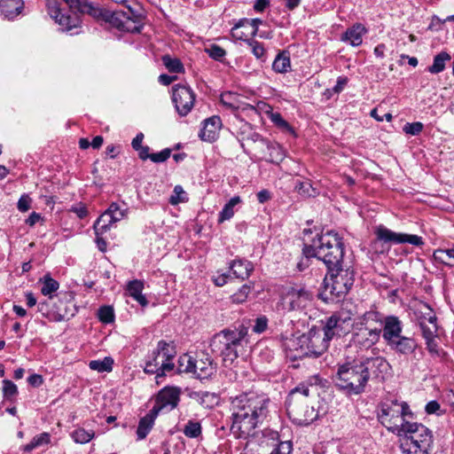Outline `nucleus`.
<instances>
[{
	"label": "nucleus",
	"instance_id": "1",
	"mask_svg": "<svg viewBox=\"0 0 454 454\" xmlns=\"http://www.w3.org/2000/svg\"><path fill=\"white\" fill-rule=\"evenodd\" d=\"M273 408L274 404L264 394L250 392L234 397L231 430L239 438L254 435V429L268 419Z\"/></svg>",
	"mask_w": 454,
	"mask_h": 454
},
{
	"label": "nucleus",
	"instance_id": "2",
	"mask_svg": "<svg viewBox=\"0 0 454 454\" xmlns=\"http://www.w3.org/2000/svg\"><path fill=\"white\" fill-rule=\"evenodd\" d=\"M389 369V363L380 356L361 357L339 366L335 386L348 395H360L369 380L384 379Z\"/></svg>",
	"mask_w": 454,
	"mask_h": 454
},
{
	"label": "nucleus",
	"instance_id": "3",
	"mask_svg": "<svg viewBox=\"0 0 454 454\" xmlns=\"http://www.w3.org/2000/svg\"><path fill=\"white\" fill-rule=\"evenodd\" d=\"M248 327L239 325L215 333L210 340L211 351L221 356L224 366H231L248 343Z\"/></svg>",
	"mask_w": 454,
	"mask_h": 454
},
{
	"label": "nucleus",
	"instance_id": "4",
	"mask_svg": "<svg viewBox=\"0 0 454 454\" xmlns=\"http://www.w3.org/2000/svg\"><path fill=\"white\" fill-rule=\"evenodd\" d=\"M304 253L322 261L327 270H333L334 267L344 264V243L342 238L333 231L317 234V239H313L311 244H304Z\"/></svg>",
	"mask_w": 454,
	"mask_h": 454
},
{
	"label": "nucleus",
	"instance_id": "5",
	"mask_svg": "<svg viewBox=\"0 0 454 454\" xmlns=\"http://www.w3.org/2000/svg\"><path fill=\"white\" fill-rule=\"evenodd\" d=\"M400 449L403 454H429L434 444L432 430L422 423L408 420L399 434Z\"/></svg>",
	"mask_w": 454,
	"mask_h": 454
},
{
	"label": "nucleus",
	"instance_id": "6",
	"mask_svg": "<svg viewBox=\"0 0 454 454\" xmlns=\"http://www.w3.org/2000/svg\"><path fill=\"white\" fill-rule=\"evenodd\" d=\"M355 281V271L351 267H334L327 270L320 297L325 302H337L348 293Z\"/></svg>",
	"mask_w": 454,
	"mask_h": 454
},
{
	"label": "nucleus",
	"instance_id": "7",
	"mask_svg": "<svg viewBox=\"0 0 454 454\" xmlns=\"http://www.w3.org/2000/svg\"><path fill=\"white\" fill-rule=\"evenodd\" d=\"M414 414L409 404L397 399L386 400L380 405L378 419L386 429L394 434H399L404 423L413 419Z\"/></svg>",
	"mask_w": 454,
	"mask_h": 454
},
{
	"label": "nucleus",
	"instance_id": "8",
	"mask_svg": "<svg viewBox=\"0 0 454 454\" xmlns=\"http://www.w3.org/2000/svg\"><path fill=\"white\" fill-rule=\"evenodd\" d=\"M309 395V387L306 385H299L290 392L287 397V414L297 425H309L318 417L317 411L308 403L307 397Z\"/></svg>",
	"mask_w": 454,
	"mask_h": 454
},
{
	"label": "nucleus",
	"instance_id": "9",
	"mask_svg": "<svg viewBox=\"0 0 454 454\" xmlns=\"http://www.w3.org/2000/svg\"><path fill=\"white\" fill-rule=\"evenodd\" d=\"M176 352L173 347L165 340H160L145 362V372L155 374L157 384H160L165 376L175 370L173 358Z\"/></svg>",
	"mask_w": 454,
	"mask_h": 454
},
{
	"label": "nucleus",
	"instance_id": "10",
	"mask_svg": "<svg viewBox=\"0 0 454 454\" xmlns=\"http://www.w3.org/2000/svg\"><path fill=\"white\" fill-rule=\"evenodd\" d=\"M381 328L367 327L362 324H352L350 346L359 350H368L377 344L380 339Z\"/></svg>",
	"mask_w": 454,
	"mask_h": 454
},
{
	"label": "nucleus",
	"instance_id": "11",
	"mask_svg": "<svg viewBox=\"0 0 454 454\" xmlns=\"http://www.w3.org/2000/svg\"><path fill=\"white\" fill-rule=\"evenodd\" d=\"M305 356L319 357L329 347V340L319 329L312 328L307 333H303L302 340Z\"/></svg>",
	"mask_w": 454,
	"mask_h": 454
},
{
	"label": "nucleus",
	"instance_id": "12",
	"mask_svg": "<svg viewBox=\"0 0 454 454\" xmlns=\"http://www.w3.org/2000/svg\"><path fill=\"white\" fill-rule=\"evenodd\" d=\"M172 101L180 116H186L192 109L195 93L187 85L176 84L172 89Z\"/></svg>",
	"mask_w": 454,
	"mask_h": 454
},
{
	"label": "nucleus",
	"instance_id": "13",
	"mask_svg": "<svg viewBox=\"0 0 454 454\" xmlns=\"http://www.w3.org/2000/svg\"><path fill=\"white\" fill-rule=\"evenodd\" d=\"M374 233L377 237V239L386 243H409L416 247H421L424 245L423 239L420 236L415 234L395 232L382 224L376 227Z\"/></svg>",
	"mask_w": 454,
	"mask_h": 454
},
{
	"label": "nucleus",
	"instance_id": "14",
	"mask_svg": "<svg viewBox=\"0 0 454 454\" xmlns=\"http://www.w3.org/2000/svg\"><path fill=\"white\" fill-rule=\"evenodd\" d=\"M350 317L340 313H334L325 319L323 329L320 330L329 342L335 336H342L348 331Z\"/></svg>",
	"mask_w": 454,
	"mask_h": 454
},
{
	"label": "nucleus",
	"instance_id": "15",
	"mask_svg": "<svg viewBox=\"0 0 454 454\" xmlns=\"http://www.w3.org/2000/svg\"><path fill=\"white\" fill-rule=\"evenodd\" d=\"M181 389L176 387H165L156 395L153 411L159 414L162 411L174 410L180 401Z\"/></svg>",
	"mask_w": 454,
	"mask_h": 454
},
{
	"label": "nucleus",
	"instance_id": "16",
	"mask_svg": "<svg viewBox=\"0 0 454 454\" xmlns=\"http://www.w3.org/2000/svg\"><path fill=\"white\" fill-rule=\"evenodd\" d=\"M302 340L303 333L291 334L290 336L286 334L281 335L282 347L288 357L295 360L305 356V344Z\"/></svg>",
	"mask_w": 454,
	"mask_h": 454
},
{
	"label": "nucleus",
	"instance_id": "17",
	"mask_svg": "<svg viewBox=\"0 0 454 454\" xmlns=\"http://www.w3.org/2000/svg\"><path fill=\"white\" fill-rule=\"evenodd\" d=\"M387 345L395 354L405 358L414 354L418 348V343L415 339L403 335L393 340Z\"/></svg>",
	"mask_w": 454,
	"mask_h": 454
},
{
	"label": "nucleus",
	"instance_id": "18",
	"mask_svg": "<svg viewBox=\"0 0 454 454\" xmlns=\"http://www.w3.org/2000/svg\"><path fill=\"white\" fill-rule=\"evenodd\" d=\"M381 325L382 337L387 344L402 335L403 323L396 316L385 317Z\"/></svg>",
	"mask_w": 454,
	"mask_h": 454
},
{
	"label": "nucleus",
	"instance_id": "19",
	"mask_svg": "<svg viewBox=\"0 0 454 454\" xmlns=\"http://www.w3.org/2000/svg\"><path fill=\"white\" fill-rule=\"evenodd\" d=\"M311 300V294L304 288H291L286 297L285 301L288 303V309L294 310L306 306Z\"/></svg>",
	"mask_w": 454,
	"mask_h": 454
},
{
	"label": "nucleus",
	"instance_id": "20",
	"mask_svg": "<svg viewBox=\"0 0 454 454\" xmlns=\"http://www.w3.org/2000/svg\"><path fill=\"white\" fill-rule=\"evenodd\" d=\"M222 128V121L219 116L214 115L203 121V128L199 133L201 140L212 143L218 137Z\"/></svg>",
	"mask_w": 454,
	"mask_h": 454
},
{
	"label": "nucleus",
	"instance_id": "21",
	"mask_svg": "<svg viewBox=\"0 0 454 454\" xmlns=\"http://www.w3.org/2000/svg\"><path fill=\"white\" fill-rule=\"evenodd\" d=\"M216 372V364L207 356L194 359L192 374L200 380L211 377Z\"/></svg>",
	"mask_w": 454,
	"mask_h": 454
},
{
	"label": "nucleus",
	"instance_id": "22",
	"mask_svg": "<svg viewBox=\"0 0 454 454\" xmlns=\"http://www.w3.org/2000/svg\"><path fill=\"white\" fill-rule=\"evenodd\" d=\"M262 443L273 447V450L270 454H290L293 449L292 442L290 441L280 442L278 434L275 431L267 433V434L264 435Z\"/></svg>",
	"mask_w": 454,
	"mask_h": 454
},
{
	"label": "nucleus",
	"instance_id": "23",
	"mask_svg": "<svg viewBox=\"0 0 454 454\" xmlns=\"http://www.w3.org/2000/svg\"><path fill=\"white\" fill-rule=\"evenodd\" d=\"M367 32L365 27L360 23H356L342 35L341 40L348 43L350 45L356 47L362 44L363 35Z\"/></svg>",
	"mask_w": 454,
	"mask_h": 454
},
{
	"label": "nucleus",
	"instance_id": "24",
	"mask_svg": "<svg viewBox=\"0 0 454 454\" xmlns=\"http://www.w3.org/2000/svg\"><path fill=\"white\" fill-rule=\"evenodd\" d=\"M23 8L22 0H0V14L7 20H13Z\"/></svg>",
	"mask_w": 454,
	"mask_h": 454
},
{
	"label": "nucleus",
	"instance_id": "25",
	"mask_svg": "<svg viewBox=\"0 0 454 454\" xmlns=\"http://www.w3.org/2000/svg\"><path fill=\"white\" fill-rule=\"evenodd\" d=\"M230 268L233 275L242 280L247 278L254 270L253 264L247 260H234Z\"/></svg>",
	"mask_w": 454,
	"mask_h": 454
},
{
	"label": "nucleus",
	"instance_id": "26",
	"mask_svg": "<svg viewBox=\"0 0 454 454\" xmlns=\"http://www.w3.org/2000/svg\"><path fill=\"white\" fill-rule=\"evenodd\" d=\"M159 414L156 411L151 410L145 417L141 418L137 429V438L139 440L145 439L154 424V420Z\"/></svg>",
	"mask_w": 454,
	"mask_h": 454
},
{
	"label": "nucleus",
	"instance_id": "27",
	"mask_svg": "<svg viewBox=\"0 0 454 454\" xmlns=\"http://www.w3.org/2000/svg\"><path fill=\"white\" fill-rule=\"evenodd\" d=\"M144 289V283L140 280H133L128 284L127 291L129 294L134 298L141 306L145 307L148 301L142 291Z\"/></svg>",
	"mask_w": 454,
	"mask_h": 454
},
{
	"label": "nucleus",
	"instance_id": "28",
	"mask_svg": "<svg viewBox=\"0 0 454 454\" xmlns=\"http://www.w3.org/2000/svg\"><path fill=\"white\" fill-rule=\"evenodd\" d=\"M384 315L375 309H371L369 311L364 312L361 317H358L357 321L355 323L362 324V325L367 327H372L373 323H379L380 325L384 321Z\"/></svg>",
	"mask_w": 454,
	"mask_h": 454
},
{
	"label": "nucleus",
	"instance_id": "29",
	"mask_svg": "<svg viewBox=\"0 0 454 454\" xmlns=\"http://www.w3.org/2000/svg\"><path fill=\"white\" fill-rule=\"evenodd\" d=\"M272 69L279 74H285L291 69V60L287 51H281L276 56L272 63Z\"/></svg>",
	"mask_w": 454,
	"mask_h": 454
},
{
	"label": "nucleus",
	"instance_id": "30",
	"mask_svg": "<svg viewBox=\"0 0 454 454\" xmlns=\"http://www.w3.org/2000/svg\"><path fill=\"white\" fill-rule=\"evenodd\" d=\"M241 202L239 196L232 197L223 207L218 215V223L230 220L235 214L234 207Z\"/></svg>",
	"mask_w": 454,
	"mask_h": 454
},
{
	"label": "nucleus",
	"instance_id": "31",
	"mask_svg": "<svg viewBox=\"0 0 454 454\" xmlns=\"http://www.w3.org/2000/svg\"><path fill=\"white\" fill-rule=\"evenodd\" d=\"M112 217L106 210L95 222L93 229L96 235H103L114 225Z\"/></svg>",
	"mask_w": 454,
	"mask_h": 454
},
{
	"label": "nucleus",
	"instance_id": "32",
	"mask_svg": "<svg viewBox=\"0 0 454 454\" xmlns=\"http://www.w3.org/2000/svg\"><path fill=\"white\" fill-rule=\"evenodd\" d=\"M451 59V56L447 51H441L434 56L433 64L428 67L427 70L431 74H439L445 68L447 61Z\"/></svg>",
	"mask_w": 454,
	"mask_h": 454
},
{
	"label": "nucleus",
	"instance_id": "33",
	"mask_svg": "<svg viewBox=\"0 0 454 454\" xmlns=\"http://www.w3.org/2000/svg\"><path fill=\"white\" fill-rule=\"evenodd\" d=\"M454 246L450 248H439L434 252V258L445 265L452 267Z\"/></svg>",
	"mask_w": 454,
	"mask_h": 454
},
{
	"label": "nucleus",
	"instance_id": "34",
	"mask_svg": "<svg viewBox=\"0 0 454 454\" xmlns=\"http://www.w3.org/2000/svg\"><path fill=\"white\" fill-rule=\"evenodd\" d=\"M106 211L112 217L114 223H116L127 216L128 207L125 204L121 207L118 203L113 202L110 204Z\"/></svg>",
	"mask_w": 454,
	"mask_h": 454
},
{
	"label": "nucleus",
	"instance_id": "35",
	"mask_svg": "<svg viewBox=\"0 0 454 454\" xmlns=\"http://www.w3.org/2000/svg\"><path fill=\"white\" fill-rule=\"evenodd\" d=\"M51 441V435L48 433H42L35 435L29 443L23 446L25 452H31L34 449L46 445Z\"/></svg>",
	"mask_w": 454,
	"mask_h": 454
},
{
	"label": "nucleus",
	"instance_id": "36",
	"mask_svg": "<svg viewBox=\"0 0 454 454\" xmlns=\"http://www.w3.org/2000/svg\"><path fill=\"white\" fill-rule=\"evenodd\" d=\"M194 358L188 354H183L179 356L176 368L177 373H192Z\"/></svg>",
	"mask_w": 454,
	"mask_h": 454
},
{
	"label": "nucleus",
	"instance_id": "37",
	"mask_svg": "<svg viewBox=\"0 0 454 454\" xmlns=\"http://www.w3.org/2000/svg\"><path fill=\"white\" fill-rule=\"evenodd\" d=\"M41 281H42V288H41L42 294L45 296H49L50 298H51V294L53 293H55L59 287V282L57 280L53 279L49 275L44 276L43 278L41 279Z\"/></svg>",
	"mask_w": 454,
	"mask_h": 454
},
{
	"label": "nucleus",
	"instance_id": "38",
	"mask_svg": "<svg viewBox=\"0 0 454 454\" xmlns=\"http://www.w3.org/2000/svg\"><path fill=\"white\" fill-rule=\"evenodd\" d=\"M114 360L110 356H106L103 360H92L89 364L90 369L99 372H111Z\"/></svg>",
	"mask_w": 454,
	"mask_h": 454
},
{
	"label": "nucleus",
	"instance_id": "39",
	"mask_svg": "<svg viewBox=\"0 0 454 454\" xmlns=\"http://www.w3.org/2000/svg\"><path fill=\"white\" fill-rule=\"evenodd\" d=\"M162 62L166 68L171 73L184 72V66L179 59L171 58L168 55H165L162 57Z\"/></svg>",
	"mask_w": 454,
	"mask_h": 454
},
{
	"label": "nucleus",
	"instance_id": "40",
	"mask_svg": "<svg viewBox=\"0 0 454 454\" xmlns=\"http://www.w3.org/2000/svg\"><path fill=\"white\" fill-rule=\"evenodd\" d=\"M71 436L75 442L83 444L89 442L94 437V432L80 427L73 431Z\"/></svg>",
	"mask_w": 454,
	"mask_h": 454
},
{
	"label": "nucleus",
	"instance_id": "41",
	"mask_svg": "<svg viewBox=\"0 0 454 454\" xmlns=\"http://www.w3.org/2000/svg\"><path fill=\"white\" fill-rule=\"evenodd\" d=\"M419 325L425 340L435 339L438 330L436 323L427 324V322H419Z\"/></svg>",
	"mask_w": 454,
	"mask_h": 454
},
{
	"label": "nucleus",
	"instance_id": "42",
	"mask_svg": "<svg viewBox=\"0 0 454 454\" xmlns=\"http://www.w3.org/2000/svg\"><path fill=\"white\" fill-rule=\"evenodd\" d=\"M185 436L189 438H197L201 434L200 423L194 420H189L183 430Z\"/></svg>",
	"mask_w": 454,
	"mask_h": 454
},
{
	"label": "nucleus",
	"instance_id": "43",
	"mask_svg": "<svg viewBox=\"0 0 454 454\" xmlns=\"http://www.w3.org/2000/svg\"><path fill=\"white\" fill-rule=\"evenodd\" d=\"M427 349L434 358L443 359L446 352L441 348L434 339L426 340Z\"/></svg>",
	"mask_w": 454,
	"mask_h": 454
},
{
	"label": "nucleus",
	"instance_id": "44",
	"mask_svg": "<svg viewBox=\"0 0 454 454\" xmlns=\"http://www.w3.org/2000/svg\"><path fill=\"white\" fill-rule=\"evenodd\" d=\"M98 319L104 324H110L114 320V309L111 306H103L98 312Z\"/></svg>",
	"mask_w": 454,
	"mask_h": 454
},
{
	"label": "nucleus",
	"instance_id": "45",
	"mask_svg": "<svg viewBox=\"0 0 454 454\" xmlns=\"http://www.w3.org/2000/svg\"><path fill=\"white\" fill-rule=\"evenodd\" d=\"M18 394L17 386L9 380H3V395L4 399L12 400Z\"/></svg>",
	"mask_w": 454,
	"mask_h": 454
},
{
	"label": "nucleus",
	"instance_id": "46",
	"mask_svg": "<svg viewBox=\"0 0 454 454\" xmlns=\"http://www.w3.org/2000/svg\"><path fill=\"white\" fill-rule=\"evenodd\" d=\"M295 189L302 196L314 197L317 194L316 190L312 187L309 181L298 182L295 185Z\"/></svg>",
	"mask_w": 454,
	"mask_h": 454
},
{
	"label": "nucleus",
	"instance_id": "47",
	"mask_svg": "<svg viewBox=\"0 0 454 454\" xmlns=\"http://www.w3.org/2000/svg\"><path fill=\"white\" fill-rule=\"evenodd\" d=\"M187 200L186 193L181 185H176L174 187L173 194L169 198V203L171 205H177Z\"/></svg>",
	"mask_w": 454,
	"mask_h": 454
},
{
	"label": "nucleus",
	"instance_id": "48",
	"mask_svg": "<svg viewBox=\"0 0 454 454\" xmlns=\"http://www.w3.org/2000/svg\"><path fill=\"white\" fill-rule=\"evenodd\" d=\"M205 51L211 59H213L216 61H222L223 59L224 58V56L226 55L225 50L216 44H212L210 47L207 48Z\"/></svg>",
	"mask_w": 454,
	"mask_h": 454
},
{
	"label": "nucleus",
	"instance_id": "49",
	"mask_svg": "<svg viewBox=\"0 0 454 454\" xmlns=\"http://www.w3.org/2000/svg\"><path fill=\"white\" fill-rule=\"evenodd\" d=\"M250 292H251L250 285L246 284V285L242 286L239 288V290L231 296L232 301L235 303L244 302L247 300Z\"/></svg>",
	"mask_w": 454,
	"mask_h": 454
},
{
	"label": "nucleus",
	"instance_id": "50",
	"mask_svg": "<svg viewBox=\"0 0 454 454\" xmlns=\"http://www.w3.org/2000/svg\"><path fill=\"white\" fill-rule=\"evenodd\" d=\"M423 127H424L423 123H421L419 121H416V122H412V123L407 122L403 126V130L404 133H406L408 135L417 136L423 130Z\"/></svg>",
	"mask_w": 454,
	"mask_h": 454
},
{
	"label": "nucleus",
	"instance_id": "51",
	"mask_svg": "<svg viewBox=\"0 0 454 454\" xmlns=\"http://www.w3.org/2000/svg\"><path fill=\"white\" fill-rule=\"evenodd\" d=\"M270 160L273 163L279 164L285 158L283 149L279 145L270 147Z\"/></svg>",
	"mask_w": 454,
	"mask_h": 454
},
{
	"label": "nucleus",
	"instance_id": "52",
	"mask_svg": "<svg viewBox=\"0 0 454 454\" xmlns=\"http://www.w3.org/2000/svg\"><path fill=\"white\" fill-rule=\"evenodd\" d=\"M170 154L171 150L169 148H165L160 153H151L150 160L155 163H161L166 161L170 157Z\"/></svg>",
	"mask_w": 454,
	"mask_h": 454
},
{
	"label": "nucleus",
	"instance_id": "53",
	"mask_svg": "<svg viewBox=\"0 0 454 454\" xmlns=\"http://www.w3.org/2000/svg\"><path fill=\"white\" fill-rule=\"evenodd\" d=\"M268 327V318L265 316H261L255 319L253 326V331L255 333H262L266 331Z\"/></svg>",
	"mask_w": 454,
	"mask_h": 454
},
{
	"label": "nucleus",
	"instance_id": "54",
	"mask_svg": "<svg viewBox=\"0 0 454 454\" xmlns=\"http://www.w3.org/2000/svg\"><path fill=\"white\" fill-rule=\"evenodd\" d=\"M247 43L251 47L253 54L257 59H260L264 55V48L262 43L252 39L247 40Z\"/></svg>",
	"mask_w": 454,
	"mask_h": 454
},
{
	"label": "nucleus",
	"instance_id": "55",
	"mask_svg": "<svg viewBox=\"0 0 454 454\" xmlns=\"http://www.w3.org/2000/svg\"><path fill=\"white\" fill-rule=\"evenodd\" d=\"M271 121L279 128L285 129H290L291 127L289 123L283 119L282 115L279 113H271L270 114Z\"/></svg>",
	"mask_w": 454,
	"mask_h": 454
},
{
	"label": "nucleus",
	"instance_id": "56",
	"mask_svg": "<svg viewBox=\"0 0 454 454\" xmlns=\"http://www.w3.org/2000/svg\"><path fill=\"white\" fill-rule=\"evenodd\" d=\"M421 316L419 318V322L436 323V316L434 312L427 306H426V311L421 312Z\"/></svg>",
	"mask_w": 454,
	"mask_h": 454
},
{
	"label": "nucleus",
	"instance_id": "57",
	"mask_svg": "<svg viewBox=\"0 0 454 454\" xmlns=\"http://www.w3.org/2000/svg\"><path fill=\"white\" fill-rule=\"evenodd\" d=\"M70 211L76 214L80 219H83L88 215V209L82 203H79L71 207Z\"/></svg>",
	"mask_w": 454,
	"mask_h": 454
},
{
	"label": "nucleus",
	"instance_id": "58",
	"mask_svg": "<svg viewBox=\"0 0 454 454\" xmlns=\"http://www.w3.org/2000/svg\"><path fill=\"white\" fill-rule=\"evenodd\" d=\"M31 199L28 195L23 194L18 201V209L20 212H27L30 208Z\"/></svg>",
	"mask_w": 454,
	"mask_h": 454
},
{
	"label": "nucleus",
	"instance_id": "59",
	"mask_svg": "<svg viewBox=\"0 0 454 454\" xmlns=\"http://www.w3.org/2000/svg\"><path fill=\"white\" fill-rule=\"evenodd\" d=\"M315 256H309L304 253V247L302 248V257L300 262L297 263V268L300 271L306 270L309 266V259L314 258Z\"/></svg>",
	"mask_w": 454,
	"mask_h": 454
},
{
	"label": "nucleus",
	"instance_id": "60",
	"mask_svg": "<svg viewBox=\"0 0 454 454\" xmlns=\"http://www.w3.org/2000/svg\"><path fill=\"white\" fill-rule=\"evenodd\" d=\"M440 408L441 406L437 401H430L427 403L425 411L427 414H436Z\"/></svg>",
	"mask_w": 454,
	"mask_h": 454
},
{
	"label": "nucleus",
	"instance_id": "61",
	"mask_svg": "<svg viewBox=\"0 0 454 454\" xmlns=\"http://www.w3.org/2000/svg\"><path fill=\"white\" fill-rule=\"evenodd\" d=\"M74 315V312L72 309H68L67 307L65 308V311H58L57 315L55 316L56 321H63L69 319L71 317Z\"/></svg>",
	"mask_w": 454,
	"mask_h": 454
},
{
	"label": "nucleus",
	"instance_id": "62",
	"mask_svg": "<svg viewBox=\"0 0 454 454\" xmlns=\"http://www.w3.org/2000/svg\"><path fill=\"white\" fill-rule=\"evenodd\" d=\"M347 82H348L347 77L340 76L337 80L336 84L333 88V92L340 93L343 90V88L347 84Z\"/></svg>",
	"mask_w": 454,
	"mask_h": 454
},
{
	"label": "nucleus",
	"instance_id": "63",
	"mask_svg": "<svg viewBox=\"0 0 454 454\" xmlns=\"http://www.w3.org/2000/svg\"><path fill=\"white\" fill-rule=\"evenodd\" d=\"M257 200L260 203H265L266 201H268L271 196H270V192L268 191V190H262L260 191L257 194Z\"/></svg>",
	"mask_w": 454,
	"mask_h": 454
},
{
	"label": "nucleus",
	"instance_id": "64",
	"mask_svg": "<svg viewBox=\"0 0 454 454\" xmlns=\"http://www.w3.org/2000/svg\"><path fill=\"white\" fill-rule=\"evenodd\" d=\"M143 139H144V134L143 133H138L132 140V147L134 150H139L140 147H142V142H143Z\"/></svg>",
	"mask_w": 454,
	"mask_h": 454
}]
</instances>
